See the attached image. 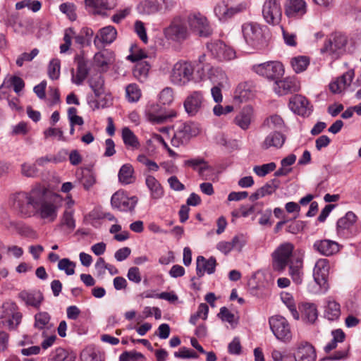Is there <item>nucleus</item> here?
<instances>
[{
	"instance_id": "obj_1",
	"label": "nucleus",
	"mask_w": 361,
	"mask_h": 361,
	"mask_svg": "<svg viewBox=\"0 0 361 361\" xmlns=\"http://www.w3.org/2000/svg\"><path fill=\"white\" fill-rule=\"evenodd\" d=\"M13 207L20 215L30 217L37 213L41 219L52 222L57 217V196L45 185L35 184L29 192L11 195Z\"/></svg>"
},
{
	"instance_id": "obj_2",
	"label": "nucleus",
	"mask_w": 361,
	"mask_h": 361,
	"mask_svg": "<svg viewBox=\"0 0 361 361\" xmlns=\"http://www.w3.org/2000/svg\"><path fill=\"white\" fill-rule=\"evenodd\" d=\"M194 71L195 67L191 62L180 60L173 66L170 71V82L178 87L185 86L193 80Z\"/></svg>"
},
{
	"instance_id": "obj_3",
	"label": "nucleus",
	"mask_w": 361,
	"mask_h": 361,
	"mask_svg": "<svg viewBox=\"0 0 361 361\" xmlns=\"http://www.w3.org/2000/svg\"><path fill=\"white\" fill-rule=\"evenodd\" d=\"M347 44V37L341 32H336L331 34L325 40L321 52L326 53L331 58L336 59L345 53Z\"/></svg>"
},
{
	"instance_id": "obj_4",
	"label": "nucleus",
	"mask_w": 361,
	"mask_h": 361,
	"mask_svg": "<svg viewBox=\"0 0 361 361\" xmlns=\"http://www.w3.org/2000/svg\"><path fill=\"white\" fill-rule=\"evenodd\" d=\"M200 133L198 125L192 122L180 123L171 138V145L175 147L187 144L191 137Z\"/></svg>"
},
{
	"instance_id": "obj_5",
	"label": "nucleus",
	"mask_w": 361,
	"mask_h": 361,
	"mask_svg": "<svg viewBox=\"0 0 361 361\" xmlns=\"http://www.w3.org/2000/svg\"><path fill=\"white\" fill-rule=\"evenodd\" d=\"M192 32L200 37H207L212 33V29L207 18L200 13H191L185 18Z\"/></svg>"
},
{
	"instance_id": "obj_6",
	"label": "nucleus",
	"mask_w": 361,
	"mask_h": 361,
	"mask_svg": "<svg viewBox=\"0 0 361 361\" xmlns=\"http://www.w3.org/2000/svg\"><path fill=\"white\" fill-rule=\"evenodd\" d=\"M270 329L275 337L284 343L290 341L293 337L290 325L288 320L281 315H274L269 319Z\"/></svg>"
},
{
	"instance_id": "obj_7",
	"label": "nucleus",
	"mask_w": 361,
	"mask_h": 361,
	"mask_svg": "<svg viewBox=\"0 0 361 361\" xmlns=\"http://www.w3.org/2000/svg\"><path fill=\"white\" fill-rule=\"evenodd\" d=\"M164 35L166 38L173 41L185 40L189 35L185 19L180 16L174 17L170 25L164 30Z\"/></svg>"
},
{
	"instance_id": "obj_8",
	"label": "nucleus",
	"mask_w": 361,
	"mask_h": 361,
	"mask_svg": "<svg viewBox=\"0 0 361 361\" xmlns=\"http://www.w3.org/2000/svg\"><path fill=\"white\" fill-rule=\"evenodd\" d=\"M22 317L17 305L13 302H5L0 307V319H6V324L11 330L17 328L21 322Z\"/></svg>"
},
{
	"instance_id": "obj_9",
	"label": "nucleus",
	"mask_w": 361,
	"mask_h": 361,
	"mask_svg": "<svg viewBox=\"0 0 361 361\" xmlns=\"http://www.w3.org/2000/svg\"><path fill=\"white\" fill-rule=\"evenodd\" d=\"M294 245L290 243L281 244L272 253L273 266L275 270L282 271L289 264Z\"/></svg>"
},
{
	"instance_id": "obj_10",
	"label": "nucleus",
	"mask_w": 361,
	"mask_h": 361,
	"mask_svg": "<svg viewBox=\"0 0 361 361\" xmlns=\"http://www.w3.org/2000/svg\"><path fill=\"white\" fill-rule=\"evenodd\" d=\"M252 70L257 74L275 81L284 73L282 63L278 61H269L255 65L252 66Z\"/></svg>"
},
{
	"instance_id": "obj_11",
	"label": "nucleus",
	"mask_w": 361,
	"mask_h": 361,
	"mask_svg": "<svg viewBox=\"0 0 361 361\" xmlns=\"http://www.w3.org/2000/svg\"><path fill=\"white\" fill-rule=\"evenodd\" d=\"M357 216L353 212H348L337 221L336 231L338 235L343 238L355 235L357 231L356 224Z\"/></svg>"
},
{
	"instance_id": "obj_12",
	"label": "nucleus",
	"mask_w": 361,
	"mask_h": 361,
	"mask_svg": "<svg viewBox=\"0 0 361 361\" xmlns=\"http://www.w3.org/2000/svg\"><path fill=\"white\" fill-rule=\"evenodd\" d=\"M137 203V197H128L123 190L116 192L111 197V204L113 208L124 212H132Z\"/></svg>"
},
{
	"instance_id": "obj_13",
	"label": "nucleus",
	"mask_w": 361,
	"mask_h": 361,
	"mask_svg": "<svg viewBox=\"0 0 361 361\" xmlns=\"http://www.w3.org/2000/svg\"><path fill=\"white\" fill-rule=\"evenodd\" d=\"M262 16L264 20L270 25L280 23L282 18V9L277 0H265L262 6Z\"/></svg>"
},
{
	"instance_id": "obj_14",
	"label": "nucleus",
	"mask_w": 361,
	"mask_h": 361,
	"mask_svg": "<svg viewBox=\"0 0 361 361\" xmlns=\"http://www.w3.org/2000/svg\"><path fill=\"white\" fill-rule=\"evenodd\" d=\"M174 5V0H145L140 4L139 8L142 13L149 15L171 11Z\"/></svg>"
},
{
	"instance_id": "obj_15",
	"label": "nucleus",
	"mask_w": 361,
	"mask_h": 361,
	"mask_svg": "<svg viewBox=\"0 0 361 361\" xmlns=\"http://www.w3.org/2000/svg\"><path fill=\"white\" fill-rule=\"evenodd\" d=\"M246 42L253 47L258 48L263 42V35L260 26L257 23H245L242 27Z\"/></svg>"
},
{
	"instance_id": "obj_16",
	"label": "nucleus",
	"mask_w": 361,
	"mask_h": 361,
	"mask_svg": "<svg viewBox=\"0 0 361 361\" xmlns=\"http://www.w3.org/2000/svg\"><path fill=\"white\" fill-rule=\"evenodd\" d=\"M207 48L219 61H230L236 57L235 50L221 41L208 44Z\"/></svg>"
},
{
	"instance_id": "obj_17",
	"label": "nucleus",
	"mask_w": 361,
	"mask_h": 361,
	"mask_svg": "<svg viewBox=\"0 0 361 361\" xmlns=\"http://www.w3.org/2000/svg\"><path fill=\"white\" fill-rule=\"evenodd\" d=\"M284 11L286 16L290 20H298L307 13V4L304 0H287Z\"/></svg>"
},
{
	"instance_id": "obj_18",
	"label": "nucleus",
	"mask_w": 361,
	"mask_h": 361,
	"mask_svg": "<svg viewBox=\"0 0 361 361\" xmlns=\"http://www.w3.org/2000/svg\"><path fill=\"white\" fill-rule=\"evenodd\" d=\"M329 264L326 259H319L316 262L314 270L313 276L314 281L322 289L326 290L327 276L329 274Z\"/></svg>"
},
{
	"instance_id": "obj_19",
	"label": "nucleus",
	"mask_w": 361,
	"mask_h": 361,
	"mask_svg": "<svg viewBox=\"0 0 361 361\" xmlns=\"http://www.w3.org/2000/svg\"><path fill=\"white\" fill-rule=\"evenodd\" d=\"M204 102L203 93L193 91L185 98L183 105L185 111L190 116H195L202 108Z\"/></svg>"
},
{
	"instance_id": "obj_20",
	"label": "nucleus",
	"mask_w": 361,
	"mask_h": 361,
	"mask_svg": "<svg viewBox=\"0 0 361 361\" xmlns=\"http://www.w3.org/2000/svg\"><path fill=\"white\" fill-rule=\"evenodd\" d=\"M147 119L154 123H163L176 116L174 112L166 113L158 104H151L146 109Z\"/></svg>"
},
{
	"instance_id": "obj_21",
	"label": "nucleus",
	"mask_w": 361,
	"mask_h": 361,
	"mask_svg": "<svg viewBox=\"0 0 361 361\" xmlns=\"http://www.w3.org/2000/svg\"><path fill=\"white\" fill-rule=\"evenodd\" d=\"M289 106L295 114L302 116H309L312 111L308 100L300 94H296L290 99Z\"/></svg>"
},
{
	"instance_id": "obj_22",
	"label": "nucleus",
	"mask_w": 361,
	"mask_h": 361,
	"mask_svg": "<svg viewBox=\"0 0 361 361\" xmlns=\"http://www.w3.org/2000/svg\"><path fill=\"white\" fill-rule=\"evenodd\" d=\"M295 361H315L317 353L314 347L307 341L300 342L294 355Z\"/></svg>"
},
{
	"instance_id": "obj_23",
	"label": "nucleus",
	"mask_w": 361,
	"mask_h": 361,
	"mask_svg": "<svg viewBox=\"0 0 361 361\" xmlns=\"http://www.w3.org/2000/svg\"><path fill=\"white\" fill-rule=\"evenodd\" d=\"M300 89L298 81L293 78H286L283 80L277 79L275 82L274 90L279 95H284Z\"/></svg>"
},
{
	"instance_id": "obj_24",
	"label": "nucleus",
	"mask_w": 361,
	"mask_h": 361,
	"mask_svg": "<svg viewBox=\"0 0 361 361\" xmlns=\"http://www.w3.org/2000/svg\"><path fill=\"white\" fill-rule=\"evenodd\" d=\"M73 37L75 38V43L80 45L81 47H83L87 45V41L85 40V38L82 35V33L80 32V33L76 35L75 32L72 27H69L65 30L64 31V36H63V40L64 43L61 44L60 46V51L61 53H66L70 48L71 45V42Z\"/></svg>"
},
{
	"instance_id": "obj_25",
	"label": "nucleus",
	"mask_w": 361,
	"mask_h": 361,
	"mask_svg": "<svg viewBox=\"0 0 361 361\" xmlns=\"http://www.w3.org/2000/svg\"><path fill=\"white\" fill-rule=\"evenodd\" d=\"M246 244V240L243 235L234 236L231 241H221L216 245V249L224 255H228L232 250L241 251Z\"/></svg>"
},
{
	"instance_id": "obj_26",
	"label": "nucleus",
	"mask_w": 361,
	"mask_h": 361,
	"mask_svg": "<svg viewBox=\"0 0 361 361\" xmlns=\"http://www.w3.org/2000/svg\"><path fill=\"white\" fill-rule=\"evenodd\" d=\"M216 264V260L214 257L206 259L203 256H198L196 261V272L197 277H202L205 273L208 274L214 273Z\"/></svg>"
},
{
	"instance_id": "obj_27",
	"label": "nucleus",
	"mask_w": 361,
	"mask_h": 361,
	"mask_svg": "<svg viewBox=\"0 0 361 361\" xmlns=\"http://www.w3.org/2000/svg\"><path fill=\"white\" fill-rule=\"evenodd\" d=\"M117 32L114 27L109 25L100 29L94 39V45L100 48L104 44H111L116 37Z\"/></svg>"
},
{
	"instance_id": "obj_28",
	"label": "nucleus",
	"mask_w": 361,
	"mask_h": 361,
	"mask_svg": "<svg viewBox=\"0 0 361 361\" xmlns=\"http://www.w3.org/2000/svg\"><path fill=\"white\" fill-rule=\"evenodd\" d=\"M75 59L77 62V71L75 74L74 69L73 68L71 70V80L77 85H80L87 78L89 73V68L87 66V61L85 60L84 58L77 56Z\"/></svg>"
},
{
	"instance_id": "obj_29",
	"label": "nucleus",
	"mask_w": 361,
	"mask_h": 361,
	"mask_svg": "<svg viewBox=\"0 0 361 361\" xmlns=\"http://www.w3.org/2000/svg\"><path fill=\"white\" fill-rule=\"evenodd\" d=\"M18 298L27 306L39 308L44 296L39 290H23L19 293Z\"/></svg>"
},
{
	"instance_id": "obj_30",
	"label": "nucleus",
	"mask_w": 361,
	"mask_h": 361,
	"mask_svg": "<svg viewBox=\"0 0 361 361\" xmlns=\"http://www.w3.org/2000/svg\"><path fill=\"white\" fill-rule=\"evenodd\" d=\"M184 165L191 167L193 170L197 171L200 176L202 179H207L205 173L207 171L212 172L213 168L208 164V162L203 158L197 157L185 160Z\"/></svg>"
},
{
	"instance_id": "obj_31",
	"label": "nucleus",
	"mask_w": 361,
	"mask_h": 361,
	"mask_svg": "<svg viewBox=\"0 0 361 361\" xmlns=\"http://www.w3.org/2000/svg\"><path fill=\"white\" fill-rule=\"evenodd\" d=\"M313 247L320 254L331 256L339 251V245L331 240H320L314 242Z\"/></svg>"
},
{
	"instance_id": "obj_32",
	"label": "nucleus",
	"mask_w": 361,
	"mask_h": 361,
	"mask_svg": "<svg viewBox=\"0 0 361 361\" xmlns=\"http://www.w3.org/2000/svg\"><path fill=\"white\" fill-rule=\"evenodd\" d=\"M254 111L251 106H244L236 115L234 121L243 130H247L253 120Z\"/></svg>"
},
{
	"instance_id": "obj_33",
	"label": "nucleus",
	"mask_w": 361,
	"mask_h": 361,
	"mask_svg": "<svg viewBox=\"0 0 361 361\" xmlns=\"http://www.w3.org/2000/svg\"><path fill=\"white\" fill-rule=\"evenodd\" d=\"M240 10L235 7H228L225 1H221L214 8L215 15L220 20H226L238 13Z\"/></svg>"
},
{
	"instance_id": "obj_34",
	"label": "nucleus",
	"mask_w": 361,
	"mask_h": 361,
	"mask_svg": "<svg viewBox=\"0 0 361 361\" xmlns=\"http://www.w3.org/2000/svg\"><path fill=\"white\" fill-rule=\"evenodd\" d=\"M286 140V137L279 131H274L269 133L262 142V147L268 149L271 147L276 148H281Z\"/></svg>"
},
{
	"instance_id": "obj_35",
	"label": "nucleus",
	"mask_w": 361,
	"mask_h": 361,
	"mask_svg": "<svg viewBox=\"0 0 361 361\" xmlns=\"http://www.w3.org/2000/svg\"><path fill=\"white\" fill-rule=\"evenodd\" d=\"M263 204L262 202H256L253 204L242 205L238 210L233 211L232 215L233 216L247 217L253 214H259L262 212Z\"/></svg>"
},
{
	"instance_id": "obj_36",
	"label": "nucleus",
	"mask_w": 361,
	"mask_h": 361,
	"mask_svg": "<svg viewBox=\"0 0 361 361\" xmlns=\"http://www.w3.org/2000/svg\"><path fill=\"white\" fill-rule=\"evenodd\" d=\"M145 183L153 199H159L164 195V190L160 183L153 176H147Z\"/></svg>"
},
{
	"instance_id": "obj_37",
	"label": "nucleus",
	"mask_w": 361,
	"mask_h": 361,
	"mask_svg": "<svg viewBox=\"0 0 361 361\" xmlns=\"http://www.w3.org/2000/svg\"><path fill=\"white\" fill-rule=\"evenodd\" d=\"M118 180L122 184L128 185L135 182L134 169L130 164H123L118 174Z\"/></svg>"
},
{
	"instance_id": "obj_38",
	"label": "nucleus",
	"mask_w": 361,
	"mask_h": 361,
	"mask_svg": "<svg viewBox=\"0 0 361 361\" xmlns=\"http://www.w3.org/2000/svg\"><path fill=\"white\" fill-rule=\"evenodd\" d=\"M94 61L97 66L103 71L109 68V65L112 62V54L107 50L97 53L94 56Z\"/></svg>"
},
{
	"instance_id": "obj_39",
	"label": "nucleus",
	"mask_w": 361,
	"mask_h": 361,
	"mask_svg": "<svg viewBox=\"0 0 361 361\" xmlns=\"http://www.w3.org/2000/svg\"><path fill=\"white\" fill-rule=\"evenodd\" d=\"M89 85L96 97L104 93V80L101 74L92 75L88 80Z\"/></svg>"
},
{
	"instance_id": "obj_40",
	"label": "nucleus",
	"mask_w": 361,
	"mask_h": 361,
	"mask_svg": "<svg viewBox=\"0 0 361 361\" xmlns=\"http://www.w3.org/2000/svg\"><path fill=\"white\" fill-rule=\"evenodd\" d=\"M82 361H104V354L93 347H87L81 354Z\"/></svg>"
},
{
	"instance_id": "obj_41",
	"label": "nucleus",
	"mask_w": 361,
	"mask_h": 361,
	"mask_svg": "<svg viewBox=\"0 0 361 361\" xmlns=\"http://www.w3.org/2000/svg\"><path fill=\"white\" fill-rule=\"evenodd\" d=\"M341 315L340 305L335 300H329L325 307L324 316L329 320L334 321Z\"/></svg>"
},
{
	"instance_id": "obj_42",
	"label": "nucleus",
	"mask_w": 361,
	"mask_h": 361,
	"mask_svg": "<svg viewBox=\"0 0 361 361\" xmlns=\"http://www.w3.org/2000/svg\"><path fill=\"white\" fill-rule=\"evenodd\" d=\"M253 96L250 89V85L247 82L240 83L238 85L235 91V98L240 102L247 101Z\"/></svg>"
},
{
	"instance_id": "obj_43",
	"label": "nucleus",
	"mask_w": 361,
	"mask_h": 361,
	"mask_svg": "<svg viewBox=\"0 0 361 361\" xmlns=\"http://www.w3.org/2000/svg\"><path fill=\"white\" fill-rule=\"evenodd\" d=\"M150 65L147 61H139L133 69V75L140 82H144L149 73Z\"/></svg>"
},
{
	"instance_id": "obj_44",
	"label": "nucleus",
	"mask_w": 361,
	"mask_h": 361,
	"mask_svg": "<svg viewBox=\"0 0 361 361\" xmlns=\"http://www.w3.org/2000/svg\"><path fill=\"white\" fill-rule=\"evenodd\" d=\"M85 5L95 9L110 10L115 7L116 0H85Z\"/></svg>"
},
{
	"instance_id": "obj_45",
	"label": "nucleus",
	"mask_w": 361,
	"mask_h": 361,
	"mask_svg": "<svg viewBox=\"0 0 361 361\" xmlns=\"http://www.w3.org/2000/svg\"><path fill=\"white\" fill-rule=\"evenodd\" d=\"M290 64L295 73H301L309 66L310 59L305 56H298L291 59Z\"/></svg>"
},
{
	"instance_id": "obj_46",
	"label": "nucleus",
	"mask_w": 361,
	"mask_h": 361,
	"mask_svg": "<svg viewBox=\"0 0 361 361\" xmlns=\"http://www.w3.org/2000/svg\"><path fill=\"white\" fill-rule=\"evenodd\" d=\"M263 126L274 129V131H279L283 128L284 121L280 116L275 114L267 118L263 123Z\"/></svg>"
},
{
	"instance_id": "obj_47",
	"label": "nucleus",
	"mask_w": 361,
	"mask_h": 361,
	"mask_svg": "<svg viewBox=\"0 0 361 361\" xmlns=\"http://www.w3.org/2000/svg\"><path fill=\"white\" fill-rule=\"evenodd\" d=\"M302 263L301 261L298 260L295 263H291L289 266V274L293 281L300 284L302 281Z\"/></svg>"
},
{
	"instance_id": "obj_48",
	"label": "nucleus",
	"mask_w": 361,
	"mask_h": 361,
	"mask_svg": "<svg viewBox=\"0 0 361 361\" xmlns=\"http://www.w3.org/2000/svg\"><path fill=\"white\" fill-rule=\"evenodd\" d=\"M122 138L124 144L132 148H138L140 143L135 135L128 128H124L122 130Z\"/></svg>"
},
{
	"instance_id": "obj_49",
	"label": "nucleus",
	"mask_w": 361,
	"mask_h": 361,
	"mask_svg": "<svg viewBox=\"0 0 361 361\" xmlns=\"http://www.w3.org/2000/svg\"><path fill=\"white\" fill-rule=\"evenodd\" d=\"M75 357L63 348H56L52 352L49 361H75Z\"/></svg>"
},
{
	"instance_id": "obj_50",
	"label": "nucleus",
	"mask_w": 361,
	"mask_h": 361,
	"mask_svg": "<svg viewBox=\"0 0 361 361\" xmlns=\"http://www.w3.org/2000/svg\"><path fill=\"white\" fill-rule=\"evenodd\" d=\"M50 316L46 312H40L35 316V327L38 329H49L50 325Z\"/></svg>"
},
{
	"instance_id": "obj_51",
	"label": "nucleus",
	"mask_w": 361,
	"mask_h": 361,
	"mask_svg": "<svg viewBox=\"0 0 361 361\" xmlns=\"http://www.w3.org/2000/svg\"><path fill=\"white\" fill-rule=\"evenodd\" d=\"M141 97V91L136 84H129L126 87V97L129 102H136Z\"/></svg>"
},
{
	"instance_id": "obj_52",
	"label": "nucleus",
	"mask_w": 361,
	"mask_h": 361,
	"mask_svg": "<svg viewBox=\"0 0 361 361\" xmlns=\"http://www.w3.org/2000/svg\"><path fill=\"white\" fill-rule=\"evenodd\" d=\"M318 313L314 304H305L303 307L302 317L310 323H314L317 319Z\"/></svg>"
},
{
	"instance_id": "obj_53",
	"label": "nucleus",
	"mask_w": 361,
	"mask_h": 361,
	"mask_svg": "<svg viewBox=\"0 0 361 361\" xmlns=\"http://www.w3.org/2000/svg\"><path fill=\"white\" fill-rule=\"evenodd\" d=\"M4 86L7 87H9L10 86H13L14 91L16 93H18L23 89V87L25 86V83H24V81L23 80V79L20 78V77L11 76L8 78L5 79V80L4 81V83L2 84V85L1 86L0 88H1Z\"/></svg>"
},
{
	"instance_id": "obj_54",
	"label": "nucleus",
	"mask_w": 361,
	"mask_h": 361,
	"mask_svg": "<svg viewBox=\"0 0 361 361\" xmlns=\"http://www.w3.org/2000/svg\"><path fill=\"white\" fill-rule=\"evenodd\" d=\"M209 312V307L205 303H201L197 309L196 313L191 315L190 318V323L195 325L199 319L205 320L207 318Z\"/></svg>"
},
{
	"instance_id": "obj_55",
	"label": "nucleus",
	"mask_w": 361,
	"mask_h": 361,
	"mask_svg": "<svg viewBox=\"0 0 361 361\" xmlns=\"http://www.w3.org/2000/svg\"><path fill=\"white\" fill-rule=\"evenodd\" d=\"M60 61L57 59L51 60L47 68V73L51 80H57L60 76Z\"/></svg>"
},
{
	"instance_id": "obj_56",
	"label": "nucleus",
	"mask_w": 361,
	"mask_h": 361,
	"mask_svg": "<svg viewBox=\"0 0 361 361\" xmlns=\"http://www.w3.org/2000/svg\"><path fill=\"white\" fill-rule=\"evenodd\" d=\"M61 225L66 226L71 231L75 228V222L73 218V211L66 209L64 211L61 219Z\"/></svg>"
},
{
	"instance_id": "obj_57",
	"label": "nucleus",
	"mask_w": 361,
	"mask_h": 361,
	"mask_svg": "<svg viewBox=\"0 0 361 361\" xmlns=\"http://www.w3.org/2000/svg\"><path fill=\"white\" fill-rule=\"evenodd\" d=\"M281 299L286 305L294 319H298L300 317L299 313L297 311L294 300L292 296L288 293L282 294Z\"/></svg>"
},
{
	"instance_id": "obj_58",
	"label": "nucleus",
	"mask_w": 361,
	"mask_h": 361,
	"mask_svg": "<svg viewBox=\"0 0 361 361\" xmlns=\"http://www.w3.org/2000/svg\"><path fill=\"white\" fill-rule=\"evenodd\" d=\"M75 263L71 261L68 258H63L59 261L58 268L64 271L67 275H73L75 274Z\"/></svg>"
},
{
	"instance_id": "obj_59",
	"label": "nucleus",
	"mask_w": 361,
	"mask_h": 361,
	"mask_svg": "<svg viewBox=\"0 0 361 361\" xmlns=\"http://www.w3.org/2000/svg\"><path fill=\"white\" fill-rule=\"evenodd\" d=\"M276 165L274 162L262 164L260 166H255L253 168L254 172L260 177H264L269 173L274 171Z\"/></svg>"
},
{
	"instance_id": "obj_60",
	"label": "nucleus",
	"mask_w": 361,
	"mask_h": 361,
	"mask_svg": "<svg viewBox=\"0 0 361 361\" xmlns=\"http://www.w3.org/2000/svg\"><path fill=\"white\" fill-rule=\"evenodd\" d=\"M144 355L136 351H125L119 357V361H145Z\"/></svg>"
},
{
	"instance_id": "obj_61",
	"label": "nucleus",
	"mask_w": 361,
	"mask_h": 361,
	"mask_svg": "<svg viewBox=\"0 0 361 361\" xmlns=\"http://www.w3.org/2000/svg\"><path fill=\"white\" fill-rule=\"evenodd\" d=\"M279 180L273 179L267 182L264 185H263L260 188H259V190L262 197L266 195H271L272 193H274L279 187Z\"/></svg>"
},
{
	"instance_id": "obj_62",
	"label": "nucleus",
	"mask_w": 361,
	"mask_h": 361,
	"mask_svg": "<svg viewBox=\"0 0 361 361\" xmlns=\"http://www.w3.org/2000/svg\"><path fill=\"white\" fill-rule=\"evenodd\" d=\"M21 173L24 176L28 178H34L37 176L38 169L36 167V164H23L21 165Z\"/></svg>"
},
{
	"instance_id": "obj_63",
	"label": "nucleus",
	"mask_w": 361,
	"mask_h": 361,
	"mask_svg": "<svg viewBox=\"0 0 361 361\" xmlns=\"http://www.w3.org/2000/svg\"><path fill=\"white\" fill-rule=\"evenodd\" d=\"M134 30L140 39L146 44L148 37L144 23L140 20H136L134 24Z\"/></svg>"
},
{
	"instance_id": "obj_64",
	"label": "nucleus",
	"mask_w": 361,
	"mask_h": 361,
	"mask_svg": "<svg viewBox=\"0 0 361 361\" xmlns=\"http://www.w3.org/2000/svg\"><path fill=\"white\" fill-rule=\"evenodd\" d=\"M173 100V90L171 87L164 88L159 94L160 103L166 105L170 104Z\"/></svg>"
}]
</instances>
